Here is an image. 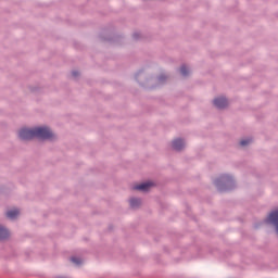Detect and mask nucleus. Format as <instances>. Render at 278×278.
<instances>
[{
  "mask_svg": "<svg viewBox=\"0 0 278 278\" xmlns=\"http://www.w3.org/2000/svg\"><path fill=\"white\" fill-rule=\"evenodd\" d=\"M21 140H31L40 138L41 140H53V131L47 127H37L34 129L22 128L18 132Z\"/></svg>",
  "mask_w": 278,
  "mask_h": 278,
  "instance_id": "f257e3e1",
  "label": "nucleus"
},
{
  "mask_svg": "<svg viewBox=\"0 0 278 278\" xmlns=\"http://www.w3.org/2000/svg\"><path fill=\"white\" fill-rule=\"evenodd\" d=\"M214 105L215 108L223 110V108H227V105H229V102L224 97H220L214 100Z\"/></svg>",
  "mask_w": 278,
  "mask_h": 278,
  "instance_id": "f03ea898",
  "label": "nucleus"
},
{
  "mask_svg": "<svg viewBox=\"0 0 278 278\" xmlns=\"http://www.w3.org/2000/svg\"><path fill=\"white\" fill-rule=\"evenodd\" d=\"M153 186V182L148 181V182H143L141 185H137L134 187V190H141L142 192H147V190H149V188H151Z\"/></svg>",
  "mask_w": 278,
  "mask_h": 278,
  "instance_id": "7ed1b4c3",
  "label": "nucleus"
},
{
  "mask_svg": "<svg viewBox=\"0 0 278 278\" xmlns=\"http://www.w3.org/2000/svg\"><path fill=\"white\" fill-rule=\"evenodd\" d=\"M184 147H186V143L184 142V140L176 139L173 141V149H175V151H181Z\"/></svg>",
  "mask_w": 278,
  "mask_h": 278,
  "instance_id": "20e7f679",
  "label": "nucleus"
},
{
  "mask_svg": "<svg viewBox=\"0 0 278 278\" xmlns=\"http://www.w3.org/2000/svg\"><path fill=\"white\" fill-rule=\"evenodd\" d=\"M18 214H20V212L16 208L7 212V216H8V218H11V220H14V218H16V216H18Z\"/></svg>",
  "mask_w": 278,
  "mask_h": 278,
  "instance_id": "39448f33",
  "label": "nucleus"
},
{
  "mask_svg": "<svg viewBox=\"0 0 278 278\" xmlns=\"http://www.w3.org/2000/svg\"><path fill=\"white\" fill-rule=\"evenodd\" d=\"M10 236V232L5 228H0V240H5Z\"/></svg>",
  "mask_w": 278,
  "mask_h": 278,
  "instance_id": "423d86ee",
  "label": "nucleus"
},
{
  "mask_svg": "<svg viewBox=\"0 0 278 278\" xmlns=\"http://www.w3.org/2000/svg\"><path fill=\"white\" fill-rule=\"evenodd\" d=\"M142 201H140V199H136V198L130 199V206L132 207H139Z\"/></svg>",
  "mask_w": 278,
  "mask_h": 278,
  "instance_id": "0eeeda50",
  "label": "nucleus"
},
{
  "mask_svg": "<svg viewBox=\"0 0 278 278\" xmlns=\"http://www.w3.org/2000/svg\"><path fill=\"white\" fill-rule=\"evenodd\" d=\"M180 73L181 75H184V77H186V75H188L189 71H188V67H186L185 65H182L180 67Z\"/></svg>",
  "mask_w": 278,
  "mask_h": 278,
  "instance_id": "6e6552de",
  "label": "nucleus"
},
{
  "mask_svg": "<svg viewBox=\"0 0 278 278\" xmlns=\"http://www.w3.org/2000/svg\"><path fill=\"white\" fill-rule=\"evenodd\" d=\"M248 144H251V139H242L240 141L241 147H247Z\"/></svg>",
  "mask_w": 278,
  "mask_h": 278,
  "instance_id": "1a4fd4ad",
  "label": "nucleus"
},
{
  "mask_svg": "<svg viewBox=\"0 0 278 278\" xmlns=\"http://www.w3.org/2000/svg\"><path fill=\"white\" fill-rule=\"evenodd\" d=\"M71 262H73V264H76V265L81 264V260L76 258V257H72V258H71Z\"/></svg>",
  "mask_w": 278,
  "mask_h": 278,
  "instance_id": "9d476101",
  "label": "nucleus"
},
{
  "mask_svg": "<svg viewBox=\"0 0 278 278\" xmlns=\"http://www.w3.org/2000/svg\"><path fill=\"white\" fill-rule=\"evenodd\" d=\"M72 75H73L74 77H77V75H79V74H78L77 72H73Z\"/></svg>",
  "mask_w": 278,
  "mask_h": 278,
  "instance_id": "9b49d317",
  "label": "nucleus"
}]
</instances>
